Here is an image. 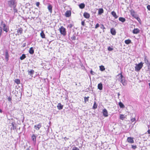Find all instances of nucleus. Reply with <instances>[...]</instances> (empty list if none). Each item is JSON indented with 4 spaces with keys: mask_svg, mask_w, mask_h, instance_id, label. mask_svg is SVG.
<instances>
[{
    "mask_svg": "<svg viewBox=\"0 0 150 150\" xmlns=\"http://www.w3.org/2000/svg\"><path fill=\"white\" fill-rule=\"evenodd\" d=\"M8 6L12 8L14 7H16L17 5V2L16 0H10L8 2Z\"/></svg>",
    "mask_w": 150,
    "mask_h": 150,
    "instance_id": "obj_1",
    "label": "nucleus"
},
{
    "mask_svg": "<svg viewBox=\"0 0 150 150\" xmlns=\"http://www.w3.org/2000/svg\"><path fill=\"white\" fill-rule=\"evenodd\" d=\"M143 63L141 62L138 64H136L135 67V70L136 71H139L143 66Z\"/></svg>",
    "mask_w": 150,
    "mask_h": 150,
    "instance_id": "obj_2",
    "label": "nucleus"
},
{
    "mask_svg": "<svg viewBox=\"0 0 150 150\" xmlns=\"http://www.w3.org/2000/svg\"><path fill=\"white\" fill-rule=\"evenodd\" d=\"M120 74V76L119 78L120 81L122 83L124 86H125L126 85L127 83L125 82V78L121 73Z\"/></svg>",
    "mask_w": 150,
    "mask_h": 150,
    "instance_id": "obj_3",
    "label": "nucleus"
},
{
    "mask_svg": "<svg viewBox=\"0 0 150 150\" xmlns=\"http://www.w3.org/2000/svg\"><path fill=\"white\" fill-rule=\"evenodd\" d=\"M59 31L61 34L63 36H65L66 35V29L63 26H61L59 28Z\"/></svg>",
    "mask_w": 150,
    "mask_h": 150,
    "instance_id": "obj_4",
    "label": "nucleus"
},
{
    "mask_svg": "<svg viewBox=\"0 0 150 150\" xmlns=\"http://www.w3.org/2000/svg\"><path fill=\"white\" fill-rule=\"evenodd\" d=\"M127 142L129 143L132 144L134 142V138L132 137H128L127 139Z\"/></svg>",
    "mask_w": 150,
    "mask_h": 150,
    "instance_id": "obj_5",
    "label": "nucleus"
},
{
    "mask_svg": "<svg viewBox=\"0 0 150 150\" xmlns=\"http://www.w3.org/2000/svg\"><path fill=\"white\" fill-rule=\"evenodd\" d=\"M102 113L103 116L105 117H107L108 116V111L105 108L103 110Z\"/></svg>",
    "mask_w": 150,
    "mask_h": 150,
    "instance_id": "obj_6",
    "label": "nucleus"
},
{
    "mask_svg": "<svg viewBox=\"0 0 150 150\" xmlns=\"http://www.w3.org/2000/svg\"><path fill=\"white\" fill-rule=\"evenodd\" d=\"M5 58L6 62H8L9 60V55L8 51L6 50L5 52Z\"/></svg>",
    "mask_w": 150,
    "mask_h": 150,
    "instance_id": "obj_7",
    "label": "nucleus"
},
{
    "mask_svg": "<svg viewBox=\"0 0 150 150\" xmlns=\"http://www.w3.org/2000/svg\"><path fill=\"white\" fill-rule=\"evenodd\" d=\"M42 127V124L41 123H39L37 125H35L34 126V128H35L36 130H39L40 128Z\"/></svg>",
    "mask_w": 150,
    "mask_h": 150,
    "instance_id": "obj_8",
    "label": "nucleus"
},
{
    "mask_svg": "<svg viewBox=\"0 0 150 150\" xmlns=\"http://www.w3.org/2000/svg\"><path fill=\"white\" fill-rule=\"evenodd\" d=\"M28 75H30V76L33 77V75L34 74L35 71H34L33 69L30 70H28Z\"/></svg>",
    "mask_w": 150,
    "mask_h": 150,
    "instance_id": "obj_9",
    "label": "nucleus"
},
{
    "mask_svg": "<svg viewBox=\"0 0 150 150\" xmlns=\"http://www.w3.org/2000/svg\"><path fill=\"white\" fill-rule=\"evenodd\" d=\"M140 32V30L138 29L134 28L132 31V33L134 34H137Z\"/></svg>",
    "mask_w": 150,
    "mask_h": 150,
    "instance_id": "obj_10",
    "label": "nucleus"
},
{
    "mask_svg": "<svg viewBox=\"0 0 150 150\" xmlns=\"http://www.w3.org/2000/svg\"><path fill=\"white\" fill-rule=\"evenodd\" d=\"M111 33L113 35H116V32L114 28H112L110 29V30Z\"/></svg>",
    "mask_w": 150,
    "mask_h": 150,
    "instance_id": "obj_11",
    "label": "nucleus"
},
{
    "mask_svg": "<svg viewBox=\"0 0 150 150\" xmlns=\"http://www.w3.org/2000/svg\"><path fill=\"white\" fill-rule=\"evenodd\" d=\"M84 17L86 19L89 18L90 17V14L87 12H84L83 13Z\"/></svg>",
    "mask_w": 150,
    "mask_h": 150,
    "instance_id": "obj_12",
    "label": "nucleus"
},
{
    "mask_svg": "<svg viewBox=\"0 0 150 150\" xmlns=\"http://www.w3.org/2000/svg\"><path fill=\"white\" fill-rule=\"evenodd\" d=\"M36 136L35 134H33L31 136V139L32 140L33 142L34 143H35L36 142Z\"/></svg>",
    "mask_w": 150,
    "mask_h": 150,
    "instance_id": "obj_13",
    "label": "nucleus"
},
{
    "mask_svg": "<svg viewBox=\"0 0 150 150\" xmlns=\"http://www.w3.org/2000/svg\"><path fill=\"white\" fill-rule=\"evenodd\" d=\"M63 106L60 103H58L57 106L58 109L59 110H61L63 109Z\"/></svg>",
    "mask_w": 150,
    "mask_h": 150,
    "instance_id": "obj_14",
    "label": "nucleus"
},
{
    "mask_svg": "<svg viewBox=\"0 0 150 150\" xmlns=\"http://www.w3.org/2000/svg\"><path fill=\"white\" fill-rule=\"evenodd\" d=\"M71 14V12L70 11H67L65 13V16L67 17H69Z\"/></svg>",
    "mask_w": 150,
    "mask_h": 150,
    "instance_id": "obj_15",
    "label": "nucleus"
},
{
    "mask_svg": "<svg viewBox=\"0 0 150 150\" xmlns=\"http://www.w3.org/2000/svg\"><path fill=\"white\" fill-rule=\"evenodd\" d=\"M52 5L51 4H49L48 5V6L47 7V8L48 9L49 11L51 13L52 12Z\"/></svg>",
    "mask_w": 150,
    "mask_h": 150,
    "instance_id": "obj_16",
    "label": "nucleus"
},
{
    "mask_svg": "<svg viewBox=\"0 0 150 150\" xmlns=\"http://www.w3.org/2000/svg\"><path fill=\"white\" fill-rule=\"evenodd\" d=\"M103 84L101 83H100L98 84V88L100 90H101L103 89Z\"/></svg>",
    "mask_w": 150,
    "mask_h": 150,
    "instance_id": "obj_17",
    "label": "nucleus"
},
{
    "mask_svg": "<svg viewBox=\"0 0 150 150\" xmlns=\"http://www.w3.org/2000/svg\"><path fill=\"white\" fill-rule=\"evenodd\" d=\"M104 12V10L102 8H100L98 9V14L99 15H101Z\"/></svg>",
    "mask_w": 150,
    "mask_h": 150,
    "instance_id": "obj_18",
    "label": "nucleus"
},
{
    "mask_svg": "<svg viewBox=\"0 0 150 150\" xmlns=\"http://www.w3.org/2000/svg\"><path fill=\"white\" fill-rule=\"evenodd\" d=\"M111 14L115 19L117 18L118 17V16L117 15L116 13L114 11H112L111 13Z\"/></svg>",
    "mask_w": 150,
    "mask_h": 150,
    "instance_id": "obj_19",
    "label": "nucleus"
},
{
    "mask_svg": "<svg viewBox=\"0 0 150 150\" xmlns=\"http://www.w3.org/2000/svg\"><path fill=\"white\" fill-rule=\"evenodd\" d=\"M12 127L11 128V129L14 130L16 129V124L14 122H12L11 123Z\"/></svg>",
    "mask_w": 150,
    "mask_h": 150,
    "instance_id": "obj_20",
    "label": "nucleus"
},
{
    "mask_svg": "<svg viewBox=\"0 0 150 150\" xmlns=\"http://www.w3.org/2000/svg\"><path fill=\"white\" fill-rule=\"evenodd\" d=\"M29 52L30 54H33L34 53V50L33 47H31L29 50Z\"/></svg>",
    "mask_w": 150,
    "mask_h": 150,
    "instance_id": "obj_21",
    "label": "nucleus"
},
{
    "mask_svg": "<svg viewBox=\"0 0 150 150\" xmlns=\"http://www.w3.org/2000/svg\"><path fill=\"white\" fill-rule=\"evenodd\" d=\"M79 8L81 9L84 8L85 7V4L83 3H81L79 5Z\"/></svg>",
    "mask_w": 150,
    "mask_h": 150,
    "instance_id": "obj_22",
    "label": "nucleus"
},
{
    "mask_svg": "<svg viewBox=\"0 0 150 150\" xmlns=\"http://www.w3.org/2000/svg\"><path fill=\"white\" fill-rule=\"evenodd\" d=\"M119 20L120 21H121V22H122V23L126 21V19L125 18H124L123 17H120L119 18Z\"/></svg>",
    "mask_w": 150,
    "mask_h": 150,
    "instance_id": "obj_23",
    "label": "nucleus"
},
{
    "mask_svg": "<svg viewBox=\"0 0 150 150\" xmlns=\"http://www.w3.org/2000/svg\"><path fill=\"white\" fill-rule=\"evenodd\" d=\"M125 42L126 44L128 45L131 43V41L130 39L125 40Z\"/></svg>",
    "mask_w": 150,
    "mask_h": 150,
    "instance_id": "obj_24",
    "label": "nucleus"
},
{
    "mask_svg": "<svg viewBox=\"0 0 150 150\" xmlns=\"http://www.w3.org/2000/svg\"><path fill=\"white\" fill-rule=\"evenodd\" d=\"M119 105L121 108H123L125 107V105H124L121 102L119 103Z\"/></svg>",
    "mask_w": 150,
    "mask_h": 150,
    "instance_id": "obj_25",
    "label": "nucleus"
},
{
    "mask_svg": "<svg viewBox=\"0 0 150 150\" xmlns=\"http://www.w3.org/2000/svg\"><path fill=\"white\" fill-rule=\"evenodd\" d=\"M97 104H96V102L95 101L93 105V109H96L97 108Z\"/></svg>",
    "mask_w": 150,
    "mask_h": 150,
    "instance_id": "obj_26",
    "label": "nucleus"
},
{
    "mask_svg": "<svg viewBox=\"0 0 150 150\" xmlns=\"http://www.w3.org/2000/svg\"><path fill=\"white\" fill-rule=\"evenodd\" d=\"M26 57L25 55L24 54H23L20 57V59L21 60H23L24 59L26 58Z\"/></svg>",
    "mask_w": 150,
    "mask_h": 150,
    "instance_id": "obj_27",
    "label": "nucleus"
},
{
    "mask_svg": "<svg viewBox=\"0 0 150 150\" xmlns=\"http://www.w3.org/2000/svg\"><path fill=\"white\" fill-rule=\"evenodd\" d=\"M40 36L42 38H45V35L43 31H42L40 33Z\"/></svg>",
    "mask_w": 150,
    "mask_h": 150,
    "instance_id": "obj_28",
    "label": "nucleus"
},
{
    "mask_svg": "<svg viewBox=\"0 0 150 150\" xmlns=\"http://www.w3.org/2000/svg\"><path fill=\"white\" fill-rule=\"evenodd\" d=\"M100 70L101 71H103L105 70V68L104 66L101 65L100 66Z\"/></svg>",
    "mask_w": 150,
    "mask_h": 150,
    "instance_id": "obj_29",
    "label": "nucleus"
},
{
    "mask_svg": "<svg viewBox=\"0 0 150 150\" xmlns=\"http://www.w3.org/2000/svg\"><path fill=\"white\" fill-rule=\"evenodd\" d=\"M125 118V117L124 115H120V119L122 120H124Z\"/></svg>",
    "mask_w": 150,
    "mask_h": 150,
    "instance_id": "obj_30",
    "label": "nucleus"
},
{
    "mask_svg": "<svg viewBox=\"0 0 150 150\" xmlns=\"http://www.w3.org/2000/svg\"><path fill=\"white\" fill-rule=\"evenodd\" d=\"M23 29L21 28H20L17 30V32L18 33H19L20 34H21L22 33Z\"/></svg>",
    "mask_w": 150,
    "mask_h": 150,
    "instance_id": "obj_31",
    "label": "nucleus"
},
{
    "mask_svg": "<svg viewBox=\"0 0 150 150\" xmlns=\"http://www.w3.org/2000/svg\"><path fill=\"white\" fill-rule=\"evenodd\" d=\"M3 30L4 31H5L6 33L8 32V28L7 26L4 28H3Z\"/></svg>",
    "mask_w": 150,
    "mask_h": 150,
    "instance_id": "obj_32",
    "label": "nucleus"
},
{
    "mask_svg": "<svg viewBox=\"0 0 150 150\" xmlns=\"http://www.w3.org/2000/svg\"><path fill=\"white\" fill-rule=\"evenodd\" d=\"M15 82L17 84H19L20 83V80L18 79H17L15 80Z\"/></svg>",
    "mask_w": 150,
    "mask_h": 150,
    "instance_id": "obj_33",
    "label": "nucleus"
},
{
    "mask_svg": "<svg viewBox=\"0 0 150 150\" xmlns=\"http://www.w3.org/2000/svg\"><path fill=\"white\" fill-rule=\"evenodd\" d=\"M70 38L72 40H76V37L75 35H73Z\"/></svg>",
    "mask_w": 150,
    "mask_h": 150,
    "instance_id": "obj_34",
    "label": "nucleus"
},
{
    "mask_svg": "<svg viewBox=\"0 0 150 150\" xmlns=\"http://www.w3.org/2000/svg\"><path fill=\"white\" fill-rule=\"evenodd\" d=\"M1 26L3 28H4V27L6 26V25L4 23V22L3 21H2L1 22Z\"/></svg>",
    "mask_w": 150,
    "mask_h": 150,
    "instance_id": "obj_35",
    "label": "nucleus"
},
{
    "mask_svg": "<svg viewBox=\"0 0 150 150\" xmlns=\"http://www.w3.org/2000/svg\"><path fill=\"white\" fill-rule=\"evenodd\" d=\"M144 61L145 63L147 64V65L149 63H150V62H149V60L146 58L144 59Z\"/></svg>",
    "mask_w": 150,
    "mask_h": 150,
    "instance_id": "obj_36",
    "label": "nucleus"
},
{
    "mask_svg": "<svg viewBox=\"0 0 150 150\" xmlns=\"http://www.w3.org/2000/svg\"><path fill=\"white\" fill-rule=\"evenodd\" d=\"M16 7H14L12 8H13V11L14 13H15L17 12V9L16 8Z\"/></svg>",
    "mask_w": 150,
    "mask_h": 150,
    "instance_id": "obj_37",
    "label": "nucleus"
},
{
    "mask_svg": "<svg viewBox=\"0 0 150 150\" xmlns=\"http://www.w3.org/2000/svg\"><path fill=\"white\" fill-rule=\"evenodd\" d=\"M89 98V97H84V102L85 103H86L87 101H88V98Z\"/></svg>",
    "mask_w": 150,
    "mask_h": 150,
    "instance_id": "obj_38",
    "label": "nucleus"
},
{
    "mask_svg": "<svg viewBox=\"0 0 150 150\" xmlns=\"http://www.w3.org/2000/svg\"><path fill=\"white\" fill-rule=\"evenodd\" d=\"M130 13L131 15L133 16H134L135 13L134 11L133 10H132L131 11Z\"/></svg>",
    "mask_w": 150,
    "mask_h": 150,
    "instance_id": "obj_39",
    "label": "nucleus"
},
{
    "mask_svg": "<svg viewBox=\"0 0 150 150\" xmlns=\"http://www.w3.org/2000/svg\"><path fill=\"white\" fill-rule=\"evenodd\" d=\"M72 150H79V149L78 148L74 146L73 147Z\"/></svg>",
    "mask_w": 150,
    "mask_h": 150,
    "instance_id": "obj_40",
    "label": "nucleus"
},
{
    "mask_svg": "<svg viewBox=\"0 0 150 150\" xmlns=\"http://www.w3.org/2000/svg\"><path fill=\"white\" fill-rule=\"evenodd\" d=\"M99 26H100V25H99V23H97L96 24V25L95 26V29H96L97 28H98V27H99Z\"/></svg>",
    "mask_w": 150,
    "mask_h": 150,
    "instance_id": "obj_41",
    "label": "nucleus"
},
{
    "mask_svg": "<svg viewBox=\"0 0 150 150\" xmlns=\"http://www.w3.org/2000/svg\"><path fill=\"white\" fill-rule=\"evenodd\" d=\"M108 49L109 51H111L113 50V49L110 47H108Z\"/></svg>",
    "mask_w": 150,
    "mask_h": 150,
    "instance_id": "obj_42",
    "label": "nucleus"
},
{
    "mask_svg": "<svg viewBox=\"0 0 150 150\" xmlns=\"http://www.w3.org/2000/svg\"><path fill=\"white\" fill-rule=\"evenodd\" d=\"M73 27V25L72 24H70L69 25L67 26V28H72Z\"/></svg>",
    "mask_w": 150,
    "mask_h": 150,
    "instance_id": "obj_43",
    "label": "nucleus"
},
{
    "mask_svg": "<svg viewBox=\"0 0 150 150\" xmlns=\"http://www.w3.org/2000/svg\"><path fill=\"white\" fill-rule=\"evenodd\" d=\"M148 67V70L150 71V63H149L147 65Z\"/></svg>",
    "mask_w": 150,
    "mask_h": 150,
    "instance_id": "obj_44",
    "label": "nucleus"
},
{
    "mask_svg": "<svg viewBox=\"0 0 150 150\" xmlns=\"http://www.w3.org/2000/svg\"><path fill=\"white\" fill-rule=\"evenodd\" d=\"M132 148L133 149H136L137 148V146L136 145H132Z\"/></svg>",
    "mask_w": 150,
    "mask_h": 150,
    "instance_id": "obj_45",
    "label": "nucleus"
},
{
    "mask_svg": "<svg viewBox=\"0 0 150 150\" xmlns=\"http://www.w3.org/2000/svg\"><path fill=\"white\" fill-rule=\"evenodd\" d=\"M136 120V119L135 118H133L131 119V121L132 122H133Z\"/></svg>",
    "mask_w": 150,
    "mask_h": 150,
    "instance_id": "obj_46",
    "label": "nucleus"
},
{
    "mask_svg": "<svg viewBox=\"0 0 150 150\" xmlns=\"http://www.w3.org/2000/svg\"><path fill=\"white\" fill-rule=\"evenodd\" d=\"M147 8L148 10L150 11V5H148L147 6Z\"/></svg>",
    "mask_w": 150,
    "mask_h": 150,
    "instance_id": "obj_47",
    "label": "nucleus"
},
{
    "mask_svg": "<svg viewBox=\"0 0 150 150\" xmlns=\"http://www.w3.org/2000/svg\"><path fill=\"white\" fill-rule=\"evenodd\" d=\"M36 4L37 6L39 7L40 4V3L39 2H36Z\"/></svg>",
    "mask_w": 150,
    "mask_h": 150,
    "instance_id": "obj_48",
    "label": "nucleus"
},
{
    "mask_svg": "<svg viewBox=\"0 0 150 150\" xmlns=\"http://www.w3.org/2000/svg\"><path fill=\"white\" fill-rule=\"evenodd\" d=\"M8 100L9 101H11V100H12L11 98L10 97H8Z\"/></svg>",
    "mask_w": 150,
    "mask_h": 150,
    "instance_id": "obj_49",
    "label": "nucleus"
},
{
    "mask_svg": "<svg viewBox=\"0 0 150 150\" xmlns=\"http://www.w3.org/2000/svg\"><path fill=\"white\" fill-rule=\"evenodd\" d=\"M90 72L91 74L93 75H94L95 73L92 70L90 71Z\"/></svg>",
    "mask_w": 150,
    "mask_h": 150,
    "instance_id": "obj_50",
    "label": "nucleus"
},
{
    "mask_svg": "<svg viewBox=\"0 0 150 150\" xmlns=\"http://www.w3.org/2000/svg\"><path fill=\"white\" fill-rule=\"evenodd\" d=\"M101 29H105L104 26L103 24L101 25V26L100 27Z\"/></svg>",
    "mask_w": 150,
    "mask_h": 150,
    "instance_id": "obj_51",
    "label": "nucleus"
},
{
    "mask_svg": "<svg viewBox=\"0 0 150 150\" xmlns=\"http://www.w3.org/2000/svg\"><path fill=\"white\" fill-rule=\"evenodd\" d=\"M82 25L83 26H84L85 25V22L84 21H82L81 23Z\"/></svg>",
    "mask_w": 150,
    "mask_h": 150,
    "instance_id": "obj_52",
    "label": "nucleus"
},
{
    "mask_svg": "<svg viewBox=\"0 0 150 150\" xmlns=\"http://www.w3.org/2000/svg\"><path fill=\"white\" fill-rule=\"evenodd\" d=\"M136 18L137 20V21H141L139 17H137Z\"/></svg>",
    "mask_w": 150,
    "mask_h": 150,
    "instance_id": "obj_53",
    "label": "nucleus"
},
{
    "mask_svg": "<svg viewBox=\"0 0 150 150\" xmlns=\"http://www.w3.org/2000/svg\"><path fill=\"white\" fill-rule=\"evenodd\" d=\"M64 139L65 141H66L68 139H69L68 138H67L66 137H64Z\"/></svg>",
    "mask_w": 150,
    "mask_h": 150,
    "instance_id": "obj_54",
    "label": "nucleus"
},
{
    "mask_svg": "<svg viewBox=\"0 0 150 150\" xmlns=\"http://www.w3.org/2000/svg\"><path fill=\"white\" fill-rule=\"evenodd\" d=\"M148 133V134H150V129H149L148 131H147Z\"/></svg>",
    "mask_w": 150,
    "mask_h": 150,
    "instance_id": "obj_55",
    "label": "nucleus"
},
{
    "mask_svg": "<svg viewBox=\"0 0 150 150\" xmlns=\"http://www.w3.org/2000/svg\"><path fill=\"white\" fill-rule=\"evenodd\" d=\"M120 93H117V96H118V98H119V96H120Z\"/></svg>",
    "mask_w": 150,
    "mask_h": 150,
    "instance_id": "obj_56",
    "label": "nucleus"
},
{
    "mask_svg": "<svg viewBox=\"0 0 150 150\" xmlns=\"http://www.w3.org/2000/svg\"><path fill=\"white\" fill-rule=\"evenodd\" d=\"M2 110L1 109H0V112L1 113H2Z\"/></svg>",
    "mask_w": 150,
    "mask_h": 150,
    "instance_id": "obj_57",
    "label": "nucleus"
},
{
    "mask_svg": "<svg viewBox=\"0 0 150 150\" xmlns=\"http://www.w3.org/2000/svg\"><path fill=\"white\" fill-rule=\"evenodd\" d=\"M26 43L24 44L23 45V47H24L25 46Z\"/></svg>",
    "mask_w": 150,
    "mask_h": 150,
    "instance_id": "obj_58",
    "label": "nucleus"
},
{
    "mask_svg": "<svg viewBox=\"0 0 150 150\" xmlns=\"http://www.w3.org/2000/svg\"><path fill=\"white\" fill-rule=\"evenodd\" d=\"M149 88H150V83H149Z\"/></svg>",
    "mask_w": 150,
    "mask_h": 150,
    "instance_id": "obj_59",
    "label": "nucleus"
},
{
    "mask_svg": "<svg viewBox=\"0 0 150 150\" xmlns=\"http://www.w3.org/2000/svg\"><path fill=\"white\" fill-rule=\"evenodd\" d=\"M62 1H65V0H62Z\"/></svg>",
    "mask_w": 150,
    "mask_h": 150,
    "instance_id": "obj_60",
    "label": "nucleus"
},
{
    "mask_svg": "<svg viewBox=\"0 0 150 150\" xmlns=\"http://www.w3.org/2000/svg\"><path fill=\"white\" fill-rule=\"evenodd\" d=\"M94 1H96V0H94Z\"/></svg>",
    "mask_w": 150,
    "mask_h": 150,
    "instance_id": "obj_61",
    "label": "nucleus"
}]
</instances>
